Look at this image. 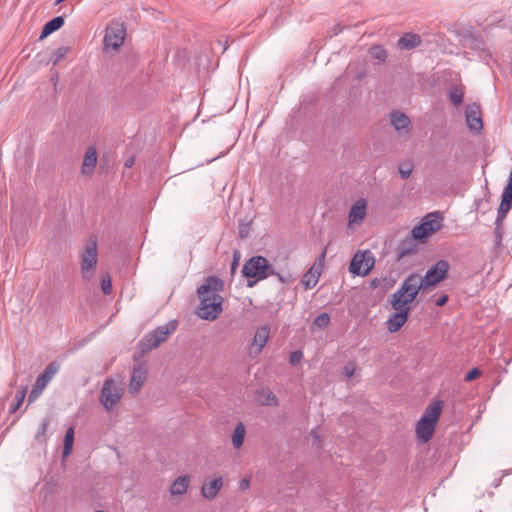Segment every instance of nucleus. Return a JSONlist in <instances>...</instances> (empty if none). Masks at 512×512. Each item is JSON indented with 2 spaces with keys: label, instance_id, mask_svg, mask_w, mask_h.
<instances>
[{
  "label": "nucleus",
  "instance_id": "obj_1",
  "mask_svg": "<svg viewBox=\"0 0 512 512\" xmlns=\"http://www.w3.org/2000/svg\"><path fill=\"white\" fill-rule=\"evenodd\" d=\"M448 269L449 263L446 260H439L427 270L423 277L413 273L402 282L401 286L405 292H409L411 298H416L420 291L432 288L444 280Z\"/></svg>",
  "mask_w": 512,
  "mask_h": 512
},
{
  "label": "nucleus",
  "instance_id": "obj_2",
  "mask_svg": "<svg viewBox=\"0 0 512 512\" xmlns=\"http://www.w3.org/2000/svg\"><path fill=\"white\" fill-rule=\"evenodd\" d=\"M414 299L411 298L409 292L403 290L402 286L391 295L390 303L395 313L387 320V329L390 332H397L405 324L410 311V303Z\"/></svg>",
  "mask_w": 512,
  "mask_h": 512
},
{
  "label": "nucleus",
  "instance_id": "obj_3",
  "mask_svg": "<svg viewBox=\"0 0 512 512\" xmlns=\"http://www.w3.org/2000/svg\"><path fill=\"white\" fill-rule=\"evenodd\" d=\"M242 273L247 278H256L257 280H263L269 276H276L282 283L292 281L291 275H282L277 272L274 266L263 256H253L247 260L243 265Z\"/></svg>",
  "mask_w": 512,
  "mask_h": 512
},
{
  "label": "nucleus",
  "instance_id": "obj_4",
  "mask_svg": "<svg viewBox=\"0 0 512 512\" xmlns=\"http://www.w3.org/2000/svg\"><path fill=\"white\" fill-rule=\"evenodd\" d=\"M442 405L440 401L431 403L425 409L423 415L416 424V435L423 443L428 442L434 433L436 423L441 415Z\"/></svg>",
  "mask_w": 512,
  "mask_h": 512
},
{
  "label": "nucleus",
  "instance_id": "obj_5",
  "mask_svg": "<svg viewBox=\"0 0 512 512\" xmlns=\"http://www.w3.org/2000/svg\"><path fill=\"white\" fill-rule=\"evenodd\" d=\"M177 328L175 320L157 327L152 332L146 334L140 343L142 352H147L157 348L161 343L165 342L170 334Z\"/></svg>",
  "mask_w": 512,
  "mask_h": 512
},
{
  "label": "nucleus",
  "instance_id": "obj_6",
  "mask_svg": "<svg viewBox=\"0 0 512 512\" xmlns=\"http://www.w3.org/2000/svg\"><path fill=\"white\" fill-rule=\"evenodd\" d=\"M124 393L123 386L112 378L105 380L100 394V403L107 411L113 410Z\"/></svg>",
  "mask_w": 512,
  "mask_h": 512
},
{
  "label": "nucleus",
  "instance_id": "obj_7",
  "mask_svg": "<svg viewBox=\"0 0 512 512\" xmlns=\"http://www.w3.org/2000/svg\"><path fill=\"white\" fill-rule=\"evenodd\" d=\"M98 262L97 242L91 239L81 254V274L85 280L93 277L94 269Z\"/></svg>",
  "mask_w": 512,
  "mask_h": 512
},
{
  "label": "nucleus",
  "instance_id": "obj_8",
  "mask_svg": "<svg viewBox=\"0 0 512 512\" xmlns=\"http://www.w3.org/2000/svg\"><path fill=\"white\" fill-rule=\"evenodd\" d=\"M374 264L375 258L370 251H359L353 256L349 271L354 275L366 276L372 270Z\"/></svg>",
  "mask_w": 512,
  "mask_h": 512
},
{
  "label": "nucleus",
  "instance_id": "obj_9",
  "mask_svg": "<svg viewBox=\"0 0 512 512\" xmlns=\"http://www.w3.org/2000/svg\"><path fill=\"white\" fill-rule=\"evenodd\" d=\"M441 227L437 213L428 214L419 225L411 230L414 239L424 241Z\"/></svg>",
  "mask_w": 512,
  "mask_h": 512
},
{
  "label": "nucleus",
  "instance_id": "obj_10",
  "mask_svg": "<svg viewBox=\"0 0 512 512\" xmlns=\"http://www.w3.org/2000/svg\"><path fill=\"white\" fill-rule=\"evenodd\" d=\"M126 30L122 23L111 22L107 28L104 36L105 50H118L124 43Z\"/></svg>",
  "mask_w": 512,
  "mask_h": 512
},
{
  "label": "nucleus",
  "instance_id": "obj_11",
  "mask_svg": "<svg viewBox=\"0 0 512 512\" xmlns=\"http://www.w3.org/2000/svg\"><path fill=\"white\" fill-rule=\"evenodd\" d=\"M223 290V281L216 276H209L205 281L198 287L197 294L200 301L204 299H223L220 295V291Z\"/></svg>",
  "mask_w": 512,
  "mask_h": 512
},
{
  "label": "nucleus",
  "instance_id": "obj_12",
  "mask_svg": "<svg viewBox=\"0 0 512 512\" xmlns=\"http://www.w3.org/2000/svg\"><path fill=\"white\" fill-rule=\"evenodd\" d=\"M222 303L223 299L219 298L204 299V301H200L196 314L204 320H215L223 310Z\"/></svg>",
  "mask_w": 512,
  "mask_h": 512
},
{
  "label": "nucleus",
  "instance_id": "obj_13",
  "mask_svg": "<svg viewBox=\"0 0 512 512\" xmlns=\"http://www.w3.org/2000/svg\"><path fill=\"white\" fill-rule=\"evenodd\" d=\"M325 257L326 249L322 251V253L311 266V268L302 277L301 283L303 284L306 290L312 289L317 285L324 267Z\"/></svg>",
  "mask_w": 512,
  "mask_h": 512
},
{
  "label": "nucleus",
  "instance_id": "obj_14",
  "mask_svg": "<svg viewBox=\"0 0 512 512\" xmlns=\"http://www.w3.org/2000/svg\"><path fill=\"white\" fill-rule=\"evenodd\" d=\"M367 214V202L365 199H358L350 208L348 214V229L355 230L364 221Z\"/></svg>",
  "mask_w": 512,
  "mask_h": 512
},
{
  "label": "nucleus",
  "instance_id": "obj_15",
  "mask_svg": "<svg viewBox=\"0 0 512 512\" xmlns=\"http://www.w3.org/2000/svg\"><path fill=\"white\" fill-rule=\"evenodd\" d=\"M462 45L464 48L477 52L479 57L486 62L492 55L489 47L484 43V41L474 35L465 36L462 40Z\"/></svg>",
  "mask_w": 512,
  "mask_h": 512
},
{
  "label": "nucleus",
  "instance_id": "obj_16",
  "mask_svg": "<svg viewBox=\"0 0 512 512\" xmlns=\"http://www.w3.org/2000/svg\"><path fill=\"white\" fill-rule=\"evenodd\" d=\"M56 372L57 367L53 363L47 366L44 372L37 378L35 385L30 392L29 402L34 401L42 393L43 389L46 387Z\"/></svg>",
  "mask_w": 512,
  "mask_h": 512
},
{
  "label": "nucleus",
  "instance_id": "obj_17",
  "mask_svg": "<svg viewBox=\"0 0 512 512\" xmlns=\"http://www.w3.org/2000/svg\"><path fill=\"white\" fill-rule=\"evenodd\" d=\"M512 206V171L509 174V180L504 188L502 194V200L498 209L496 225L499 226L501 222L505 219L507 213L511 209Z\"/></svg>",
  "mask_w": 512,
  "mask_h": 512
},
{
  "label": "nucleus",
  "instance_id": "obj_18",
  "mask_svg": "<svg viewBox=\"0 0 512 512\" xmlns=\"http://www.w3.org/2000/svg\"><path fill=\"white\" fill-rule=\"evenodd\" d=\"M270 335V329L268 326L259 327L253 336L250 355H259L265 347Z\"/></svg>",
  "mask_w": 512,
  "mask_h": 512
},
{
  "label": "nucleus",
  "instance_id": "obj_19",
  "mask_svg": "<svg viewBox=\"0 0 512 512\" xmlns=\"http://www.w3.org/2000/svg\"><path fill=\"white\" fill-rule=\"evenodd\" d=\"M390 122L399 136L405 137L410 133V118L402 112H393L390 115Z\"/></svg>",
  "mask_w": 512,
  "mask_h": 512
},
{
  "label": "nucleus",
  "instance_id": "obj_20",
  "mask_svg": "<svg viewBox=\"0 0 512 512\" xmlns=\"http://www.w3.org/2000/svg\"><path fill=\"white\" fill-rule=\"evenodd\" d=\"M466 122L471 131L480 132L482 130L483 123L480 116V108L478 105L471 104L467 106Z\"/></svg>",
  "mask_w": 512,
  "mask_h": 512
},
{
  "label": "nucleus",
  "instance_id": "obj_21",
  "mask_svg": "<svg viewBox=\"0 0 512 512\" xmlns=\"http://www.w3.org/2000/svg\"><path fill=\"white\" fill-rule=\"evenodd\" d=\"M146 378L147 369L143 365H139L134 368L129 383L130 393L138 392L146 381Z\"/></svg>",
  "mask_w": 512,
  "mask_h": 512
},
{
  "label": "nucleus",
  "instance_id": "obj_22",
  "mask_svg": "<svg viewBox=\"0 0 512 512\" xmlns=\"http://www.w3.org/2000/svg\"><path fill=\"white\" fill-rule=\"evenodd\" d=\"M190 482L191 478L188 475H182L177 477L170 485V495L173 497L183 496L188 491Z\"/></svg>",
  "mask_w": 512,
  "mask_h": 512
},
{
  "label": "nucleus",
  "instance_id": "obj_23",
  "mask_svg": "<svg viewBox=\"0 0 512 512\" xmlns=\"http://www.w3.org/2000/svg\"><path fill=\"white\" fill-rule=\"evenodd\" d=\"M222 486H223L222 477L215 478V479L203 484V486L201 488V495L207 500H212L218 495Z\"/></svg>",
  "mask_w": 512,
  "mask_h": 512
},
{
  "label": "nucleus",
  "instance_id": "obj_24",
  "mask_svg": "<svg viewBox=\"0 0 512 512\" xmlns=\"http://www.w3.org/2000/svg\"><path fill=\"white\" fill-rule=\"evenodd\" d=\"M97 163V153L94 147H89L85 153L82 173L91 174Z\"/></svg>",
  "mask_w": 512,
  "mask_h": 512
},
{
  "label": "nucleus",
  "instance_id": "obj_25",
  "mask_svg": "<svg viewBox=\"0 0 512 512\" xmlns=\"http://www.w3.org/2000/svg\"><path fill=\"white\" fill-rule=\"evenodd\" d=\"M64 25V18L62 16H57L53 18L52 20L48 21L40 34V39H44L53 32L57 31Z\"/></svg>",
  "mask_w": 512,
  "mask_h": 512
},
{
  "label": "nucleus",
  "instance_id": "obj_26",
  "mask_svg": "<svg viewBox=\"0 0 512 512\" xmlns=\"http://www.w3.org/2000/svg\"><path fill=\"white\" fill-rule=\"evenodd\" d=\"M245 435L246 428L243 423L239 422L236 425L234 432L232 434V444L234 448L239 449L243 445Z\"/></svg>",
  "mask_w": 512,
  "mask_h": 512
},
{
  "label": "nucleus",
  "instance_id": "obj_27",
  "mask_svg": "<svg viewBox=\"0 0 512 512\" xmlns=\"http://www.w3.org/2000/svg\"><path fill=\"white\" fill-rule=\"evenodd\" d=\"M420 44V37L416 34H406L398 41L401 48L412 49Z\"/></svg>",
  "mask_w": 512,
  "mask_h": 512
},
{
  "label": "nucleus",
  "instance_id": "obj_28",
  "mask_svg": "<svg viewBox=\"0 0 512 512\" xmlns=\"http://www.w3.org/2000/svg\"><path fill=\"white\" fill-rule=\"evenodd\" d=\"M74 443V428L69 427L64 436V446H63V458L69 456L72 452Z\"/></svg>",
  "mask_w": 512,
  "mask_h": 512
},
{
  "label": "nucleus",
  "instance_id": "obj_29",
  "mask_svg": "<svg viewBox=\"0 0 512 512\" xmlns=\"http://www.w3.org/2000/svg\"><path fill=\"white\" fill-rule=\"evenodd\" d=\"M70 52V48L67 46H63L58 48L51 57V62L54 66L59 64Z\"/></svg>",
  "mask_w": 512,
  "mask_h": 512
},
{
  "label": "nucleus",
  "instance_id": "obj_30",
  "mask_svg": "<svg viewBox=\"0 0 512 512\" xmlns=\"http://www.w3.org/2000/svg\"><path fill=\"white\" fill-rule=\"evenodd\" d=\"M449 99L455 106H458L462 103L463 92L457 87H452L449 92Z\"/></svg>",
  "mask_w": 512,
  "mask_h": 512
},
{
  "label": "nucleus",
  "instance_id": "obj_31",
  "mask_svg": "<svg viewBox=\"0 0 512 512\" xmlns=\"http://www.w3.org/2000/svg\"><path fill=\"white\" fill-rule=\"evenodd\" d=\"M26 392H27V387H25V386L22 387L17 392L15 404L10 408V412L11 413L16 412L20 408V406L22 405V403H23V401L25 399Z\"/></svg>",
  "mask_w": 512,
  "mask_h": 512
},
{
  "label": "nucleus",
  "instance_id": "obj_32",
  "mask_svg": "<svg viewBox=\"0 0 512 512\" xmlns=\"http://www.w3.org/2000/svg\"><path fill=\"white\" fill-rule=\"evenodd\" d=\"M370 55L377 59L378 61L380 62H383L385 61L386 57H387V53L386 51L380 47V46H375V47H372L370 49Z\"/></svg>",
  "mask_w": 512,
  "mask_h": 512
},
{
  "label": "nucleus",
  "instance_id": "obj_33",
  "mask_svg": "<svg viewBox=\"0 0 512 512\" xmlns=\"http://www.w3.org/2000/svg\"><path fill=\"white\" fill-rule=\"evenodd\" d=\"M413 171L411 163H402L398 167V172L403 179H408Z\"/></svg>",
  "mask_w": 512,
  "mask_h": 512
},
{
  "label": "nucleus",
  "instance_id": "obj_34",
  "mask_svg": "<svg viewBox=\"0 0 512 512\" xmlns=\"http://www.w3.org/2000/svg\"><path fill=\"white\" fill-rule=\"evenodd\" d=\"M329 322H330L329 314L321 313L315 318L314 325L319 328H325L326 326H328Z\"/></svg>",
  "mask_w": 512,
  "mask_h": 512
},
{
  "label": "nucleus",
  "instance_id": "obj_35",
  "mask_svg": "<svg viewBox=\"0 0 512 512\" xmlns=\"http://www.w3.org/2000/svg\"><path fill=\"white\" fill-rule=\"evenodd\" d=\"M101 289H102L103 293L106 294V295L111 293V291H112V283H111V278L108 275L104 276L102 278Z\"/></svg>",
  "mask_w": 512,
  "mask_h": 512
},
{
  "label": "nucleus",
  "instance_id": "obj_36",
  "mask_svg": "<svg viewBox=\"0 0 512 512\" xmlns=\"http://www.w3.org/2000/svg\"><path fill=\"white\" fill-rule=\"evenodd\" d=\"M48 425H49V421L47 419H43L41 424L38 427V431L35 436L37 440H41V437L45 435Z\"/></svg>",
  "mask_w": 512,
  "mask_h": 512
},
{
  "label": "nucleus",
  "instance_id": "obj_37",
  "mask_svg": "<svg viewBox=\"0 0 512 512\" xmlns=\"http://www.w3.org/2000/svg\"><path fill=\"white\" fill-rule=\"evenodd\" d=\"M302 357H303V354L301 351H294L290 355V359H289L290 363L292 365H295L301 361Z\"/></svg>",
  "mask_w": 512,
  "mask_h": 512
},
{
  "label": "nucleus",
  "instance_id": "obj_38",
  "mask_svg": "<svg viewBox=\"0 0 512 512\" xmlns=\"http://www.w3.org/2000/svg\"><path fill=\"white\" fill-rule=\"evenodd\" d=\"M355 367L353 363H349L344 367L343 374L347 378H351L354 375Z\"/></svg>",
  "mask_w": 512,
  "mask_h": 512
},
{
  "label": "nucleus",
  "instance_id": "obj_39",
  "mask_svg": "<svg viewBox=\"0 0 512 512\" xmlns=\"http://www.w3.org/2000/svg\"><path fill=\"white\" fill-rule=\"evenodd\" d=\"M479 375H480V371L477 368H473L466 374L465 380L472 381V380L476 379Z\"/></svg>",
  "mask_w": 512,
  "mask_h": 512
},
{
  "label": "nucleus",
  "instance_id": "obj_40",
  "mask_svg": "<svg viewBox=\"0 0 512 512\" xmlns=\"http://www.w3.org/2000/svg\"><path fill=\"white\" fill-rule=\"evenodd\" d=\"M240 257H241L240 252H239V251H237V250H236V251H234V253H233V263H232V265H231V270H232V272H234V271H235V269H236L237 265L239 264Z\"/></svg>",
  "mask_w": 512,
  "mask_h": 512
},
{
  "label": "nucleus",
  "instance_id": "obj_41",
  "mask_svg": "<svg viewBox=\"0 0 512 512\" xmlns=\"http://www.w3.org/2000/svg\"><path fill=\"white\" fill-rule=\"evenodd\" d=\"M265 404L267 405H276L277 404V399H276V396L273 395L272 393H267V397H266V401H265Z\"/></svg>",
  "mask_w": 512,
  "mask_h": 512
},
{
  "label": "nucleus",
  "instance_id": "obj_42",
  "mask_svg": "<svg viewBox=\"0 0 512 512\" xmlns=\"http://www.w3.org/2000/svg\"><path fill=\"white\" fill-rule=\"evenodd\" d=\"M448 301V295H442L440 296L436 301H435V304L437 306H443L447 303Z\"/></svg>",
  "mask_w": 512,
  "mask_h": 512
},
{
  "label": "nucleus",
  "instance_id": "obj_43",
  "mask_svg": "<svg viewBox=\"0 0 512 512\" xmlns=\"http://www.w3.org/2000/svg\"><path fill=\"white\" fill-rule=\"evenodd\" d=\"M412 252H413L412 249H404L403 248V249H401L399 256H400V258H402V257H404V256H406V255H408V254H410Z\"/></svg>",
  "mask_w": 512,
  "mask_h": 512
},
{
  "label": "nucleus",
  "instance_id": "obj_44",
  "mask_svg": "<svg viewBox=\"0 0 512 512\" xmlns=\"http://www.w3.org/2000/svg\"><path fill=\"white\" fill-rule=\"evenodd\" d=\"M241 487H242V488H248V487H249V480H247V479H243V480L241 481Z\"/></svg>",
  "mask_w": 512,
  "mask_h": 512
},
{
  "label": "nucleus",
  "instance_id": "obj_45",
  "mask_svg": "<svg viewBox=\"0 0 512 512\" xmlns=\"http://www.w3.org/2000/svg\"><path fill=\"white\" fill-rule=\"evenodd\" d=\"M134 163L133 159H128L125 163V167L130 168Z\"/></svg>",
  "mask_w": 512,
  "mask_h": 512
},
{
  "label": "nucleus",
  "instance_id": "obj_46",
  "mask_svg": "<svg viewBox=\"0 0 512 512\" xmlns=\"http://www.w3.org/2000/svg\"><path fill=\"white\" fill-rule=\"evenodd\" d=\"M64 1H65V0H56V1H55V5H58V4H60V3L64 2Z\"/></svg>",
  "mask_w": 512,
  "mask_h": 512
},
{
  "label": "nucleus",
  "instance_id": "obj_47",
  "mask_svg": "<svg viewBox=\"0 0 512 512\" xmlns=\"http://www.w3.org/2000/svg\"><path fill=\"white\" fill-rule=\"evenodd\" d=\"M95 512H105V511H103V510H97V511H95Z\"/></svg>",
  "mask_w": 512,
  "mask_h": 512
}]
</instances>
